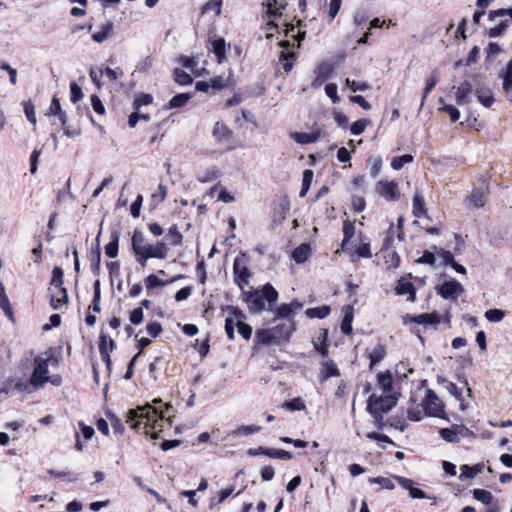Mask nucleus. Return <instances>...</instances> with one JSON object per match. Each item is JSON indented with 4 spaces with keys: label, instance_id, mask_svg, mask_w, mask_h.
<instances>
[{
    "label": "nucleus",
    "instance_id": "1",
    "mask_svg": "<svg viewBox=\"0 0 512 512\" xmlns=\"http://www.w3.org/2000/svg\"><path fill=\"white\" fill-rule=\"evenodd\" d=\"M162 403V399L155 398L152 403H147L144 406H138L127 413L126 422L131 424L135 430H144L146 435L151 438L157 439L158 434L163 431L165 424L169 426L172 424L171 415L164 416L165 411L157 405Z\"/></svg>",
    "mask_w": 512,
    "mask_h": 512
},
{
    "label": "nucleus",
    "instance_id": "2",
    "mask_svg": "<svg viewBox=\"0 0 512 512\" xmlns=\"http://www.w3.org/2000/svg\"><path fill=\"white\" fill-rule=\"evenodd\" d=\"M131 246L136 262L142 267H145L147 261L151 258L166 259L169 252V248L164 242L157 241L151 243L140 230H134Z\"/></svg>",
    "mask_w": 512,
    "mask_h": 512
},
{
    "label": "nucleus",
    "instance_id": "3",
    "mask_svg": "<svg viewBox=\"0 0 512 512\" xmlns=\"http://www.w3.org/2000/svg\"><path fill=\"white\" fill-rule=\"evenodd\" d=\"M278 300V292L271 284H265L261 290H254L245 296L250 311L271 310Z\"/></svg>",
    "mask_w": 512,
    "mask_h": 512
},
{
    "label": "nucleus",
    "instance_id": "4",
    "mask_svg": "<svg viewBox=\"0 0 512 512\" xmlns=\"http://www.w3.org/2000/svg\"><path fill=\"white\" fill-rule=\"evenodd\" d=\"M45 355L46 357L37 356L34 359V370L30 380L31 385H33L34 388L42 387L49 381V365H58V359L51 352H46Z\"/></svg>",
    "mask_w": 512,
    "mask_h": 512
},
{
    "label": "nucleus",
    "instance_id": "5",
    "mask_svg": "<svg viewBox=\"0 0 512 512\" xmlns=\"http://www.w3.org/2000/svg\"><path fill=\"white\" fill-rule=\"evenodd\" d=\"M397 403V398L392 394H384L377 397L375 394L370 395L368 399L367 410L377 420L382 418V414L388 412Z\"/></svg>",
    "mask_w": 512,
    "mask_h": 512
},
{
    "label": "nucleus",
    "instance_id": "6",
    "mask_svg": "<svg viewBox=\"0 0 512 512\" xmlns=\"http://www.w3.org/2000/svg\"><path fill=\"white\" fill-rule=\"evenodd\" d=\"M234 281L240 289L249 283L251 272L247 267V257L241 254L234 259L233 263Z\"/></svg>",
    "mask_w": 512,
    "mask_h": 512
},
{
    "label": "nucleus",
    "instance_id": "7",
    "mask_svg": "<svg viewBox=\"0 0 512 512\" xmlns=\"http://www.w3.org/2000/svg\"><path fill=\"white\" fill-rule=\"evenodd\" d=\"M423 406L427 415L438 418L444 417V405L433 390L426 389Z\"/></svg>",
    "mask_w": 512,
    "mask_h": 512
},
{
    "label": "nucleus",
    "instance_id": "8",
    "mask_svg": "<svg viewBox=\"0 0 512 512\" xmlns=\"http://www.w3.org/2000/svg\"><path fill=\"white\" fill-rule=\"evenodd\" d=\"M228 316L225 320V331L229 339H234V329L237 328L244 317L243 313L236 307H227Z\"/></svg>",
    "mask_w": 512,
    "mask_h": 512
},
{
    "label": "nucleus",
    "instance_id": "9",
    "mask_svg": "<svg viewBox=\"0 0 512 512\" xmlns=\"http://www.w3.org/2000/svg\"><path fill=\"white\" fill-rule=\"evenodd\" d=\"M247 453L250 456L265 455L270 458L281 460H290L293 458L292 454L286 450L266 447L250 448Z\"/></svg>",
    "mask_w": 512,
    "mask_h": 512
},
{
    "label": "nucleus",
    "instance_id": "10",
    "mask_svg": "<svg viewBox=\"0 0 512 512\" xmlns=\"http://www.w3.org/2000/svg\"><path fill=\"white\" fill-rule=\"evenodd\" d=\"M375 189L386 200L395 201L399 198L398 186L394 181H379Z\"/></svg>",
    "mask_w": 512,
    "mask_h": 512
},
{
    "label": "nucleus",
    "instance_id": "11",
    "mask_svg": "<svg viewBox=\"0 0 512 512\" xmlns=\"http://www.w3.org/2000/svg\"><path fill=\"white\" fill-rule=\"evenodd\" d=\"M463 291V286L456 280L446 281L438 288L444 299H456Z\"/></svg>",
    "mask_w": 512,
    "mask_h": 512
},
{
    "label": "nucleus",
    "instance_id": "12",
    "mask_svg": "<svg viewBox=\"0 0 512 512\" xmlns=\"http://www.w3.org/2000/svg\"><path fill=\"white\" fill-rule=\"evenodd\" d=\"M487 187L483 185L479 188H474L467 198L469 207L482 208L486 203Z\"/></svg>",
    "mask_w": 512,
    "mask_h": 512
},
{
    "label": "nucleus",
    "instance_id": "13",
    "mask_svg": "<svg viewBox=\"0 0 512 512\" xmlns=\"http://www.w3.org/2000/svg\"><path fill=\"white\" fill-rule=\"evenodd\" d=\"M272 329H277L278 341H287L295 330V322L293 319L281 320Z\"/></svg>",
    "mask_w": 512,
    "mask_h": 512
},
{
    "label": "nucleus",
    "instance_id": "14",
    "mask_svg": "<svg viewBox=\"0 0 512 512\" xmlns=\"http://www.w3.org/2000/svg\"><path fill=\"white\" fill-rule=\"evenodd\" d=\"M116 347L115 342L110 339L107 340L106 335H101L99 338V352L101 354L102 360L105 362L106 367L108 370H110L111 366V359L109 353L113 351V349Z\"/></svg>",
    "mask_w": 512,
    "mask_h": 512
},
{
    "label": "nucleus",
    "instance_id": "15",
    "mask_svg": "<svg viewBox=\"0 0 512 512\" xmlns=\"http://www.w3.org/2000/svg\"><path fill=\"white\" fill-rule=\"evenodd\" d=\"M394 479L399 483V485L408 490L409 494L414 499H423L426 498V494L421 489L414 487V482L411 479L402 477V476H394Z\"/></svg>",
    "mask_w": 512,
    "mask_h": 512
},
{
    "label": "nucleus",
    "instance_id": "16",
    "mask_svg": "<svg viewBox=\"0 0 512 512\" xmlns=\"http://www.w3.org/2000/svg\"><path fill=\"white\" fill-rule=\"evenodd\" d=\"M468 429L463 426H453L451 428H443L439 431L441 438L449 443H456L459 441V435H464Z\"/></svg>",
    "mask_w": 512,
    "mask_h": 512
},
{
    "label": "nucleus",
    "instance_id": "17",
    "mask_svg": "<svg viewBox=\"0 0 512 512\" xmlns=\"http://www.w3.org/2000/svg\"><path fill=\"white\" fill-rule=\"evenodd\" d=\"M333 65L329 63H322L317 68V74L315 79L312 81V87L318 88L320 87L326 80L329 79L331 73L333 72Z\"/></svg>",
    "mask_w": 512,
    "mask_h": 512
},
{
    "label": "nucleus",
    "instance_id": "18",
    "mask_svg": "<svg viewBox=\"0 0 512 512\" xmlns=\"http://www.w3.org/2000/svg\"><path fill=\"white\" fill-rule=\"evenodd\" d=\"M302 308V304L298 301H292L289 304H282L275 310L276 318L281 320L292 319L291 315Z\"/></svg>",
    "mask_w": 512,
    "mask_h": 512
},
{
    "label": "nucleus",
    "instance_id": "19",
    "mask_svg": "<svg viewBox=\"0 0 512 512\" xmlns=\"http://www.w3.org/2000/svg\"><path fill=\"white\" fill-rule=\"evenodd\" d=\"M395 293L397 295H408V300L414 302L416 299V291L411 281L406 278L399 279L396 287Z\"/></svg>",
    "mask_w": 512,
    "mask_h": 512
},
{
    "label": "nucleus",
    "instance_id": "20",
    "mask_svg": "<svg viewBox=\"0 0 512 512\" xmlns=\"http://www.w3.org/2000/svg\"><path fill=\"white\" fill-rule=\"evenodd\" d=\"M472 92V84L468 81L462 82L456 90L455 101L458 106L469 103V95Z\"/></svg>",
    "mask_w": 512,
    "mask_h": 512
},
{
    "label": "nucleus",
    "instance_id": "21",
    "mask_svg": "<svg viewBox=\"0 0 512 512\" xmlns=\"http://www.w3.org/2000/svg\"><path fill=\"white\" fill-rule=\"evenodd\" d=\"M208 49L217 57V62L221 64L226 57V42L223 38H217L209 42Z\"/></svg>",
    "mask_w": 512,
    "mask_h": 512
},
{
    "label": "nucleus",
    "instance_id": "22",
    "mask_svg": "<svg viewBox=\"0 0 512 512\" xmlns=\"http://www.w3.org/2000/svg\"><path fill=\"white\" fill-rule=\"evenodd\" d=\"M378 387L383 391L384 394L393 392V380L390 371L380 372L377 374Z\"/></svg>",
    "mask_w": 512,
    "mask_h": 512
},
{
    "label": "nucleus",
    "instance_id": "23",
    "mask_svg": "<svg viewBox=\"0 0 512 512\" xmlns=\"http://www.w3.org/2000/svg\"><path fill=\"white\" fill-rule=\"evenodd\" d=\"M114 25L108 21L101 25V30L92 34V39L96 43H103L113 35Z\"/></svg>",
    "mask_w": 512,
    "mask_h": 512
},
{
    "label": "nucleus",
    "instance_id": "24",
    "mask_svg": "<svg viewBox=\"0 0 512 512\" xmlns=\"http://www.w3.org/2000/svg\"><path fill=\"white\" fill-rule=\"evenodd\" d=\"M499 77L502 79V88L505 92L512 91V58L507 63V66L499 72Z\"/></svg>",
    "mask_w": 512,
    "mask_h": 512
},
{
    "label": "nucleus",
    "instance_id": "25",
    "mask_svg": "<svg viewBox=\"0 0 512 512\" xmlns=\"http://www.w3.org/2000/svg\"><path fill=\"white\" fill-rule=\"evenodd\" d=\"M290 137L299 144H310L316 142L320 138V132L304 133L292 132Z\"/></svg>",
    "mask_w": 512,
    "mask_h": 512
},
{
    "label": "nucleus",
    "instance_id": "26",
    "mask_svg": "<svg viewBox=\"0 0 512 512\" xmlns=\"http://www.w3.org/2000/svg\"><path fill=\"white\" fill-rule=\"evenodd\" d=\"M277 337H279V334L277 335V329H272V327L269 329L259 330L256 333V338L262 344L278 342Z\"/></svg>",
    "mask_w": 512,
    "mask_h": 512
},
{
    "label": "nucleus",
    "instance_id": "27",
    "mask_svg": "<svg viewBox=\"0 0 512 512\" xmlns=\"http://www.w3.org/2000/svg\"><path fill=\"white\" fill-rule=\"evenodd\" d=\"M311 249L309 244L303 243L292 252V258L298 264L304 263L310 256Z\"/></svg>",
    "mask_w": 512,
    "mask_h": 512
},
{
    "label": "nucleus",
    "instance_id": "28",
    "mask_svg": "<svg viewBox=\"0 0 512 512\" xmlns=\"http://www.w3.org/2000/svg\"><path fill=\"white\" fill-rule=\"evenodd\" d=\"M413 215L416 218L428 217L425 201L419 193H415L413 197Z\"/></svg>",
    "mask_w": 512,
    "mask_h": 512
},
{
    "label": "nucleus",
    "instance_id": "29",
    "mask_svg": "<svg viewBox=\"0 0 512 512\" xmlns=\"http://www.w3.org/2000/svg\"><path fill=\"white\" fill-rule=\"evenodd\" d=\"M475 94L478 101L486 108H490L495 101L491 90L488 88H478Z\"/></svg>",
    "mask_w": 512,
    "mask_h": 512
},
{
    "label": "nucleus",
    "instance_id": "30",
    "mask_svg": "<svg viewBox=\"0 0 512 512\" xmlns=\"http://www.w3.org/2000/svg\"><path fill=\"white\" fill-rule=\"evenodd\" d=\"M290 210V204L288 200H283L279 205L275 208L273 212V222L276 224H280L285 218L286 214Z\"/></svg>",
    "mask_w": 512,
    "mask_h": 512
},
{
    "label": "nucleus",
    "instance_id": "31",
    "mask_svg": "<svg viewBox=\"0 0 512 512\" xmlns=\"http://www.w3.org/2000/svg\"><path fill=\"white\" fill-rule=\"evenodd\" d=\"M439 81V74L437 71H433L431 76L426 81V86L423 91V95L421 97L420 110L423 108L425 100L428 94L432 91V89L436 86Z\"/></svg>",
    "mask_w": 512,
    "mask_h": 512
},
{
    "label": "nucleus",
    "instance_id": "32",
    "mask_svg": "<svg viewBox=\"0 0 512 512\" xmlns=\"http://www.w3.org/2000/svg\"><path fill=\"white\" fill-rule=\"evenodd\" d=\"M68 301V295L65 288H60L57 293L51 296V306L53 309H60Z\"/></svg>",
    "mask_w": 512,
    "mask_h": 512
},
{
    "label": "nucleus",
    "instance_id": "33",
    "mask_svg": "<svg viewBox=\"0 0 512 512\" xmlns=\"http://www.w3.org/2000/svg\"><path fill=\"white\" fill-rule=\"evenodd\" d=\"M119 249V234L114 232L111 235V241L105 246V253L110 258H115L118 255Z\"/></svg>",
    "mask_w": 512,
    "mask_h": 512
},
{
    "label": "nucleus",
    "instance_id": "34",
    "mask_svg": "<svg viewBox=\"0 0 512 512\" xmlns=\"http://www.w3.org/2000/svg\"><path fill=\"white\" fill-rule=\"evenodd\" d=\"M386 355V349L382 344H378L370 353V368L379 363Z\"/></svg>",
    "mask_w": 512,
    "mask_h": 512
},
{
    "label": "nucleus",
    "instance_id": "35",
    "mask_svg": "<svg viewBox=\"0 0 512 512\" xmlns=\"http://www.w3.org/2000/svg\"><path fill=\"white\" fill-rule=\"evenodd\" d=\"M321 373L323 375V379H328L330 377L338 376L339 370L333 361H326L322 363Z\"/></svg>",
    "mask_w": 512,
    "mask_h": 512
},
{
    "label": "nucleus",
    "instance_id": "36",
    "mask_svg": "<svg viewBox=\"0 0 512 512\" xmlns=\"http://www.w3.org/2000/svg\"><path fill=\"white\" fill-rule=\"evenodd\" d=\"M330 313V307L327 305L321 306V307H315V308H309L306 310L305 314L309 318H319L323 319L326 316H328Z\"/></svg>",
    "mask_w": 512,
    "mask_h": 512
},
{
    "label": "nucleus",
    "instance_id": "37",
    "mask_svg": "<svg viewBox=\"0 0 512 512\" xmlns=\"http://www.w3.org/2000/svg\"><path fill=\"white\" fill-rule=\"evenodd\" d=\"M343 234L344 238L341 244L342 249H345L346 244L353 238L355 234V226L349 220H345L343 223Z\"/></svg>",
    "mask_w": 512,
    "mask_h": 512
},
{
    "label": "nucleus",
    "instance_id": "38",
    "mask_svg": "<svg viewBox=\"0 0 512 512\" xmlns=\"http://www.w3.org/2000/svg\"><path fill=\"white\" fill-rule=\"evenodd\" d=\"M261 430L260 426L255 425H242L239 426L236 430L232 431V435L237 436H249L251 434L257 433Z\"/></svg>",
    "mask_w": 512,
    "mask_h": 512
},
{
    "label": "nucleus",
    "instance_id": "39",
    "mask_svg": "<svg viewBox=\"0 0 512 512\" xmlns=\"http://www.w3.org/2000/svg\"><path fill=\"white\" fill-rule=\"evenodd\" d=\"M167 196V187L163 184H159L157 189L151 195V201L156 206L162 203Z\"/></svg>",
    "mask_w": 512,
    "mask_h": 512
},
{
    "label": "nucleus",
    "instance_id": "40",
    "mask_svg": "<svg viewBox=\"0 0 512 512\" xmlns=\"http://www.w3.org/2000/svg\"><path fill=\"white\" fill-rule=\"evenodd\" d=\"M473 496L476 500H478L486 505L491 504V502L493 500L492 493L485 489H474Z\"/></svg>",
    "mask_w": 512,
    "mask_h": 512
},
{
    "label": "nucleus",
    "instance_id": "41",
    "mask_svg": "<svg viewBox=\"0 0 512 512\" xmlns=\"http://www.w3.org/2000/svg\"><path fill=\"white\" fill-rule=\"evenodd\" d=\"M313 180V172L306 169L303 173L302 187L299 193L300 197H305Z\"/></svg>",
    "mask_w": 512,
    "mask_h": 512
},
{
    "label": "nucleus",
    "instance_id": "42",
    "mask_svg": "<svg viewBox=\"0 0 512 512\" xmlns=\"http://www.w3.org/2000/svg\"><path fill=\"white\" fill-rule=\"evenodd\" d=\"M413 159V156L410 154L395 157L391 161V167L394 170H400L405 164L411 163Z\"/></svg>",
    "mask_w": 512,
    "mask_h": 512
},
{
    "label": "nucleus",
    "instance_id": "43",
    "mask_svg": "<svg viewBox=\"0 0 512 512\" xmlns=\"http://www.w3.org/2000/svg\"><path fill=\"white\" fill-rule=\"evenodd\" d=\"M90 261H91L92 271L95 274H98L99 269H100V261H101V251H100L99 245H97V247L91 251Z\"/></svg>",
    "mask_w": 512,
    "mask_h": 512
},
{
    "label": "nucleus",
    "instance_id": "44",
    "mask_svg": "<svg viewBox=\"0 0 512 512\" xmlns=\"http://www.w3.org/2000/svg\"><path fill=\"white\" fill-rule=\"evenodd\" d=\"M174 79L178 84L183 86L190 85L193 82L192 77L179 68L174 70Z\"/></svg>",
    "mask_w": 512,
    "mask_h": 512
},
{
    "label": "nucleus",
    "instance_id": "45",
    "mask_svg": "<svg viewBox=\"0 0 512 512\" xmlns=\"http://www.w3.org/2000/svg\"><path fill=\"white\" fill-rule=\"evenodd\" d=\"M190 97L191 96L188 93L177 94L174 97H172V99L169 102V106H170V108L182 107L188 102Z\"/></svg>",
    "mask_w": 512,
    "mask_h": 512
},
{
    "label": "nucleus",
    "instance_id": "46",
    "mask_svg": "<svg viewBox=\"0 0 512 512\" xmlns=\"http://www.w3.org/2000/svg\"><path fill=\"white\" fill-rule=\"evenodd\" d=\"M283 407L285 409H287V410H290V411H302V410H304L306 408L305 403L299 397L294 398V399H292L290 401H286L283 404Z\"/></svg>",
    "mask_w": 512,
    "mask_h": 512
},
{
    "label": "nucleus",
    "instance_id": "47",
    "mask_svg": "<svg viewBox=\"0 0 512 512\" xmlns=\"http://www.w3.org/2000/svg\"><path fill=\"white\" fill-rule=\"evenodd\" d=\"M413 321L417 324L429 325L438 323V318L435 314H420L414 317Z\"/></svg>",
    "mask_w": 512,
    "mask_h": 512
},
{
    "label": "nucleus",
    "instance_id": "48",
    "mask_svg": "<svg viewBox=\"0 0 512 512\" xmlns=\"http://www.w3.org/2000/svg\"><path fill=\"white\" fill-rule=\"evenodd\" d=\"M369 482L373 484H378L382 488L388 490H392L395 487L393 480L388 477H373L369 479Z\"/></svg>",
    "mask_w": 512,
    "mask_h": 512
},
{
    "label": "nucleus",
    "instance_id": "49",
    "mask_svg": "<svg viewBox=\"0 0 512 512\" xmlns=\"http://www.w3.org/2000/svg\"><path fill=\"white\" fill-rule=\"evenodd\" d=\"M345 84L350 88L352 92L366 91L370 89V85L367 82H356L354 80L346 79Z\"/></svg>",
    "mask_w": 512,
    "mask_h": 512
},
{
    "label": "nucleus",
    "instance_id": "50",
    "mask_svg": "<svg viewBox=\"0 0 512 512\" xmlns=\"http://www.w3.org/2000/svg\"><path fill=\"white\" fill-rule=\"evenodd\" d=\"M63 284V270L60 267H55L53 269V275L51 280V286L60 290Z\"/></svg>",
    "mask_w": 512,
    "mask_h": 512
},
{
    "label": "nucleus",
    "instance_id": "51",
    "mask_svg": "<svg viewBox=\"0 0 512 512\" xmlns=\"http://www.w3.org/2000/svg\"><path fill=\"white\" fill-rule=\"evenodd\" d=\"M213 134L219 139H228L231 132L224 124L217 122L213 128Z\"/></svg>",
    "mask_w": 512,
    "mask_h": 512
},
{
    "label": "nucleus",
    "instance_id": "52",
    "mask_svg": "<svg viewBox=\"0 0 512 512\" xmlns=\"http://www.w3.org/2000/svg\"><path fill=\"white\" fill-rule=\"evenodd\" d=\"M504 311L500 309H490L485 312V318L490 322H500L504 318Z\"/></svg>",
    "mask_w": 512,
    "mask_h": 512
},
{
    "label": "nucleus",
    "instance_id": "53",
    "mask_svg": "<svg viewBox=\"0 0 512 512\" xmlns=\"http://www.w3.org/2000/svg\"><path fill=\"white\" fill-rule=\"evenodd\" d=\"M153 101V97L150 94H139L136 96L133 107L139 110L143 105H148Z\"/></svg>",
    "mask_w": 512,
    "mask_h": 512
},
{
    "label": "nucleus",
    "instance_id": "54",
    "mask_svg": "<svg viewBox=\"0 0 512 512\" xmlns=\"http://www.w3.org/2000/svg\"><path fill=\"white\" fill-rule=\"evenodd\" d=\"M352 321H353V314H352V312H347L344 315L342 323H341V331L344 334H346V335L351 334V332H352Z\"/></svg>",
    "mask_w": 512,
    "mask_h": 512
},
{
    "label": "nucleus",
    "instance_id": "55",
    "mask_svg": "<svg viewBox=\"0 0 512 512\" xmlns=\"http://www.w3.org/2000/svg\"><path fill=\"white\" fill-rule=\"evenodd\" d=\"M221 5H222L221 0L208 1L203 7V12L207 13L209 11H214L216 16H219L221 14Z\"/></svg>",
    "mask_w": 512,
    "mask_h": 512
},
{
    "label": "nucleus",
    "instance_id": "56",
    "mask_svg": "<svg viewBox=\"0 0 512 512\" xmlns=\"http://www.w3.org/2000/svg\"><path fill=\"white\" fill-rule=\"evenodd\" d=\"M139 120L149 121L150 115L147 113L134 112L129 116L128 125L134 128Z\"/></svg>",
    "mask_w": 512,
    "mask_h": 512
},
{
    "label": "nucleus",
    "instance_id": "57",
    "mask_svg": "<svg viewBox=\"0 0 512 512\" xmlns=\"http://www.w3.org/2000/svg\"><path fill=\"white\" fill-rule=\"evenodd\" d=\"M427 415L425 412V408L421 409L420 407H415L408 409L407 416L412 421H420L423 417Z\"/></svg>",
    "mask_w": 512,
    "mask_h": 512
},
{
    "label": "nucleus",
    "instance_id": "58",
    "mask_svg": "<svg viewBox=\"0 0 512 512\" xmlns=\"http://www.w3.org/2000/svg\"><path fill=\"white\" fill-rule=\"evenodd\" d=\"M145 284H146L147 289H154L156 287H161V286L166 285V282L159 279L156 275L150 274L149 276L146 277Z\"/></svg>",
    "mask_w": 512,
    "mask_h": 512
},
{
    "label": "nucleus",
    "instance_id": "59",
    "mask_svg": "<svg viewBox=\"0 0 512 512\" xmlns=\"http://www.w3.org/2000/svg\"><path fill=\"white\" fill-rule=\"evenodd\" d=\"M24 112L25 115L30 123L33 124L34 129L36 128V113H35V106L31 102L25 103L24 106Z\"/></svg>",
    "mask_w": 512,
    "mask_h": 512
},
{
    "label": "nucleus",
    "instance_id": "60",
    "mask_svg": "<svg viewBox=\"0 0 512 512\" xmlns=\"http://www.w3.org/2000/svg\"><path fill=\"white\" fill-rule=\"evenodd\" d=\"M368 124H369V120H367V119H362V120H358V121L354 122L350 128L351 133L353 135L362 134Z\"/></svg>",
    "mask_w": 512,
    "mask_h": 512
},
{
    "label": "nucleus",
    "instance_id": "61",
    "mask_svg": "<svg viewBox=\"0 0 512 512\" xmlns=\"http://www.w3.org/2000/svg\"><path fill=\"white\" fill-rule=\"evenodd\" d=\"M355 253L358 257H361V258H371L372 257L370 245L368 242H361L360 245L356 248Z\"/></svg>",
    "mask_w": 512,
    "mask_h": 512
},
{
    "label": "nucleus",
    "instance_id": "62",
    "mask_svg": "<svg viewBox=\"0 0 512 512\" xmlns=\"http://www.w3.org/2000/svg\"><path fill=\"white\" fill-rule=\"evenodd\" d=\"M70 98L73 103H76L83 98L82 89L75 82L70 84Z\"/></svg>",
    "mask_w": 512,
    "mask_h": 512
},
{
    "label": "nucleus",
    "instance_id": "63",
    "mask_svg": "<svg viewBox=\"0 0 512 512\" xmlns=\"http://www.w3.org/2000/svg\"><path fill=\"white\" fill-rule=\"evenodd\" d=\"M168 236L171 238V245L177 246L182 242V234L178 231L177 226H172L168 231Z\"/></svg>",
    "mask_w": 512,
    "mask_h": 512
},
{
    "label": "nucleus",
    "instance_id": "64",
    "mask_svg": "<svg viewBox=\"0 0 512 512\" xmlns=\"http://www.w3.org/2000/svg\"><path fill=\"white\" fill-rule=\"evenodd\" d=\"M325 93L332 100L333 103H337L339 101L336 84H334V83L327 84L325 86Z\"/></svg>",
    "mask_w": 512,
    "mask_h": 512
}]
</instances>
